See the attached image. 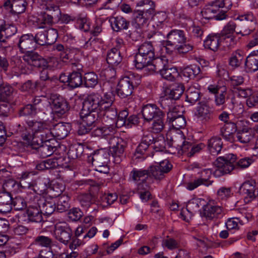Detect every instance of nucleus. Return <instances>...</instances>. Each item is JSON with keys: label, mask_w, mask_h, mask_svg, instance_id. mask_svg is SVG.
<instances>
[{"label": "nucleus", "mask_w": 258, "mask_h": 258, "mask_svg": "<svg viewBox=\"0 0 258 258\" xmlns=\"http://www.w3.org/2000/svg\"><path fill=\"white\" fill-rule=\"evenodd\" d=\"M26 123L18 124L16 131L27 143L41 144L43 142H50L54 137L52 128H49L46 123L31 120L27 121Z\"/></svg>", "instance_id": "1"}, {"label": "nucleus", "mask_w": 258, "mask_h": 258, "mask_svg": "<svg viewBox=\"0 0 258 258\" xmlns=\"http://www.w3.org/2000/svg\"><path fill=\"white\" fill-rule=\"evenodd\" d=\"M186 37L184 32L180 30H172L166 36V40L161 41V45L167 53L171 54L173 51L183 54L191 51L193 45L186 44Z\"/></svg>", "instance_id": "2"}, {"label": "nucleus", "mask_w": 258, "mask_h": 258, "mask_svg": "<svg viewBox=\"0 0 258 258\" xmlns=\"http://www.w3.org/2000/svg\"><path fill=\"white\" fill-rule=\"evenodd\" d=\"M22 58L28 65L39 69L53 70L59 69L62 66L61 61L57 58L51 57L45 59L33 51H26Z\"/></svg>", "instance_id": "3"}, {"label": "nucleus", "mask_w": 258, "mask_h": 258, "mask_svg": "<svg viewBox=\"0 0 258 258\" xmlns=\"http://www.w3.org/2000/svg\"><path fill=\"white\" fill-rule=\"evenodd\" d=\"M232 5L231 0H215L206 6L201 13L206 19H215L222 20L226 17V12Z\"/></svg>", "instance_id": "4"}, {"label": "nucleus", "mask_w": 258, "mask_h": 258, "mask_svg": "<svg viewBox=\"0 0 258 258\" xmlns=\"http://www.w3.org/2000/svg\"><path fill=\"white\" fill-rule=\"evenodd\" d=\"M99 99L95 98L94 93L88 95L83 102V108L80 113L83 124L92 126L93 124L100 117L98 109Z\"/></svg>", "instance_id": "5"}, {"label": "nucleus", "mask_w": 258, "mask_h": 258, "mask_svg": "<svg viewBox=\"0 0 258 258\" xmlns=\"http://www.w3.org/2000/svg\"><path fill=\"white\" fill-rule=\"evenodd\" d=\"M95 98L99 99L98 103V109L99 112L100 117L107 121V119L114 120L116 119L117 115V112L115 107L113 105L114 97L111 92H107L102 96L97 93H93Z\"/></svg>", "instance_id": "6"}, {"label": "nucleus", "mask_w": 258, "mask_h": 258, "mask_svg": "<svg viewBox=\"0 0 258 258\" xmlns=\"http://www.w3.org/2000/svg\"><path fill=\"white\" fill-rule=\"evenodd\" d=\"M155 57V49L150 42H145L139 46L135 56V65L138 70L142 69Z\"/></svg>", "instance_id": "7"}, {"label": "nucleus", "mask_w": 258, "mask_h": 258, "mask_svg": "<svg viewBox=\"0 0 258 258\" xmlns=\"http://www.w3.org/2000/svg\"><path fill=\"white\" fill-rule=\"evenodd\" d=\"M140 83V77L134 74H129L122 78L119 81L116 89L117 95L125 98L130 96L133 92L135 86Z\"/></svg>", "instance_id": "8"}, {"label": "nucleus", "mask_w": 258, "mask_h": 258, "mask_svg": "<svg viewBox=\"0 0 258 258\" xmlns=\"http://www.w3.org/2000/svg\"><path fill=\"white\" fill-rule=\"evenodd\" d=\"M88 161L92 162L96 171L103 173L109 172L108 163L109 161V153L105 149H100L95 151L88 157Z\"/></svg>", "instance_id": "9"}, {"label": "nucleus", "mask_w": 258, "mask_h": 258, "mask_svg": "<svg viewBox=\"0 0 258 258\" xmlns=\"http://www.w3.org/2000/svg\"><path fill=\"white\" fill-rule=\"evenodd\" d=\"M184 90V87L182 84H175L167 88L165 91V96L160 100L161 107L163 109L169 107L172 104L171 99H179Z\"/></svg>", "instance_id": "10"}, {"label": "nucleus", "mask_w": 258, "mask_h": 258, "mask_svg": "<svg viewBox=\"0 0 258 258\" xmlns=\"http://www.w3.org/2000/svg\"><path fill=\"white\" fill-rule=\"evenodd\" d=\"M236 156L233 154L228 155L226 157H220L215 162L217 169L215 171V174L220 176L224 174L229 173L234 168L235 165Z\"/></svg>", "instance_id": "11"}, {"label": "nucleus", "mask_w": 258, "mask_h": 258, "mask_svg": "<svg viewBox=\"0 0 258 258\" xmlns=\"http://www.w3.org/2000/svg\"><path fill=\"white\" fill-rule=\"evenodd\" d=\"M108 142L110 153L115 158V161L119 163L123 155L126 146L125 142L118 137H111Z\"/></svg>", "instance_id": "12"}, {"label": "nucleus", "mask_w": 258, "mask_h": 258, "mask_svg": "<svg viewBox=\"0 0 258 258\" xmlns=\"http://www.w3.org/2000/svg\"><path fill=\"white\" fill-rule=\"evenodd\" d=\"M172 168V165L169 161H163L159 164L149 167L148 169L149 176L156 180H161L165 177V174L169 172Z\"/></svg>", "instance_id": "13"}, {"label": "nucleus", "mask_w": 258, "mask_h": 258, "mask_svg": "<svg viewBox=\"0 0 258 258\" xmlns=\"http://www.w3.org/2000/svg\"><path fill=\"white\" fill-rule=\"evenodd\" d=\"M54 235L58 241L67 245L71 239L72 231L68 224L60 223L56 224L55 226Z\"/></svg>", "instance_id": "14"}, {"label": "nucleus", "mask_w": 258, "mask_h": 258, "mask_svg": "<svg viewBox=\"0 0 258 258\" xmlns=\"http://www.w3.org/2000/svg\"><path fill=\"white\" fill-rule=\"evenodd\" d=\"M256 182L250 179L244 182L240 187V192L245 196L244 201L249 203L258 196V188L255 187Z\"/></svg>", "instance_id": "15"}, {"label": "nucleus", "mask_w": 258, "mask_h": 258, "mask_svg": "<svg viewBox=\"0 0 258 258\" xmlns=\"http://www.w3.org/2000/svg\"><path fill=\"white\" fill-rule=\"evenodd\" d=\"M154 13V9L150 8L146 11L138 10L133 13V25L136 29H141L146 26L149 19Z\"/></svg>", "instance_id": "16"}, {"label": "nucleus", "mask_w": 258, "mask_h": 258, "mask_svg": "<svg viewBox=\"0 0 258 258\" xmlns=\"http://www.w3.org/2000/svg\"><path fill=\"white\" fill-rule=\"evenodd\" d=\"M167 64L168 60L165 57H158L152 59L142 70L147 74L158 72L160 74Z\"/></svg>", "instance_id": "17"}, {"label": "nucleus", "mask_w": 258, "mask_h": 258, "mask_svg": "<svg viewBox=\"0 0 258 258\" xmlns=\"http://www.w3.org/2000/svg\"><path fill=\"white\" fill-rule=\"evenodd\" d=\"M48 103L52 110L58 116L64 114L69 110L67 101L62 97L57 95H52Z\"/></svg>", "instance_id": "18"}, {"label": "nucleus", "mask_w": 258, "mask_h": 258, "mask_svg": "<svg viewBox=\"0 0 258 258\" xmlns=\"http://www.w3.org/2000/svg\"><path fill=\"white\" fill-rule=\"evenodd\" d=\"M18 218L19 220L40 222L42 220V213L37 207L29 206L26 211L19 214Z\"/></svg>", "instance_id": "19"}, {"label": "nucleus", "mask_w": 258, "mask_h": 258, "mask_svg": "<svg viewBox=\"0 0 258 258\" xmlns=\"http://www.w3.org/2000/svg\"><path fill=\"white\" fill-rule=\"evenodd\" d=\"M195 114L197 118L203 123L212 121L214 118L213 111L205 101L199 103Z\"/></svg>", "instance_id": "20"}, {"label": "nucleus", "mask_w": 258, "mask_h": 258, "mask_svg": "<svg viewBox=\"0 0 258 258\" xmlns=\"http://www.w3.org/2000/svg\"><path fill=\"white\" fill-rule=\"evenodd\" d=\"M199 177L187 184V188L193 190L201 185L209 186L212 182L209 180L212 175V170L210 169H204L198 173Z\"/></svg>", "instance_id": "21"}, {"label": "nucleus", "mask_w": 258, "mask_h": 258, "mask_svg": "<svg viewBox=\"0 0 258 258\" xmlns=\"http://www.w3.org/2000/svg\"><path fill=\"white\" fill-rule=\"evenodd\" d=\"M142 114L145 121L150 122L164 113L156 105L148 104L143 107Z\"/></svg>", "instance_id": "22"}, {"label": "nucleus", "mask_w": 258, "mask_h": 258, "mask_svg": "<svg viewBox=\"0 0 258 258\" xmlns=\"http://www.w3.org/2000/svg\"><path fill=\"white\" fill-rule=\"evenodd\" d=\"M25 144L32 149L37 150L38 154L41 158L50 156L53 153L55 149V147L51 145L50 142H47L38 145H34L33 143H27V142H25Z\"/></svg>", "instance_id": "23"}, {"label": "nucleus", "mask_w": 258, "mask_h": 258, "mask_svg": "<svg viewBox=\"0 0 258 258\" xmlns=\"http://www.w3.org/2000/svg\"><path fill=\"white\" fill-rule=\"evenodd\" d=\"M151 132L146 131L144 133L141 143L137 147L135 155L139 158L140 155L144 154L149 146L153 144L155 138L153 137Z\"/></svg>", "instance_id": "24"}, {"label": "nucleus", "mask_w": 258, "mask_h": 258, "mask_svg": "<svg viewBox=\"0 0 258 258\" xmlns=\"http://www.w3.org/2000/svg\"><path fill=\"white\" fill-rule=\"evenodd\" d=\"M256 133L258 134V125L252 128L244 127L238 132L237 138L241 143H247L253 138Z\"/></svg>", "instance_id": "25"}, {"label": "nucleus", "mask_w": 258, "mask_h": 258, "mask_svg": "<svg viewBox=\"0 0 258 258\" xmlns=\"http://www.w3.org/2000/svg\"><path fill=\"white\" fill-rule=\"evenodd\" d=\"M49 186V182L47 178H39L32 181L28 183V188L33 190L38 194H43L45 192Z\"/></svg>", "instance_id": "26"}, {"label": "nucleus", "mask_w": 258, "mask_h": 258, "mask_svg": "<svg viewBox=\"0 0 258 258\" xmlns=\"http://www.w3.org/2000/svg\"><path fill=\"white\" fill-rule=\"evenodd\" d=\"M18 46L21 51L35 49L36 46L34 36L31 34L23 35L19 39Z\"/></svg>", "instance_id": "27"}, {"label": "nucleus", "mask_w": 258, "mask_h": 258, "mask_svg": "<svg viewBox=\"0 0 258 258\" xmlns=\"http://www.w3.org/2000/svg\"><path fill=\"white\" fill-rule=\"evenodd\" d=\"M172 145L173 146L176 147L182 153H185L188 155V152H189L192 144L190 142L185 141L183 135H179L175 137V140H172Z\"/></svg>", "instance_id": "28"}, {"label": "nucleus", "mask_w": 258, "mask_h": 258, "mask_svg": "<svg viewBox=\"0 0 258 258\" xmlns=\"http://www.w3.org/2000/svg\"><path fill=\"white\" fill-rule=\"evenodd\" d=\"M109 22L112 29L116 32L126 30L130 25V22L120 16L111 17Z\"/></svg>", "instance_id": "29"}, {"label": "nucleus", "mask_w": 258, "mask_h": 258, "mask_svg": "<svg viewBox=\"0 0 258 258\" xmlns=\"http://www.w3.org/2000/svg\"><path fill=\"white\" fill-rule=\"evenodd\" d=\"M12 208V197L9 192L0 193V212L7 213Z\"/></svg>", "instance_id": "30"}, {"label": "nucleus", "mask_w": 258, "mask_h": 258, "mask_svg": "<svg viewBox=\"0 0 258 258\" xmlns=\"http://www.w3.org/2000/svg\"><path fill=\"white\" fill-rule=\"evenodd\" d=\"M203 215L209 220L218 218L222 216V209L218 206L208 205L204 208Z\"/></svg>", "instance_id": "31"}, {"label": "nucleus", "mask_w": 258, "mask_h": 258, "mask_svg": "<svg viewBox=\"0 0 258 258\" xmlns=\"http://www.w3.org/2000/svg\"><path fill=\"white\" fill-rule=\"evenodd\" d=\"M245 65L248 72H253L258 70V50L253 51L247 56Z\"/></svg>", "instance_id": "32"}, {"label": "nucleus", "mask_w": 258, "mask_h": 258, "mask_svg": "<svg viewBox=\"0 0 258 258\" xmlns=\"http://www.w3.org/2000/svg\"><path fill=\"white\" fill-rule=\"evenodd\" d=\"M70 128L69 123L60 122L56 124L52 128L54 137L59 140L64 139L68 135Z\"/></svg>", "instance_id": "33"}, {"label": "nucleus", "mask_w": 258, "mask_h": 258, "mask_svg": "<svg viewBox=\"0 0 258 258\" xmlns=\"http://www.w3.org/2000/svg\"><path fill=\"white\" fill-rule=\"evenodd\" d=\"M122 57L120 52L115 48H111L107 52V62L112 67L118 66L122 61Z\"/></svg>", "instance_id": "34"}, {"label": "nucleus", "mask_w": 258, "mask_h": 258, "mask_svg": "<svg viewBox=\"0 0 258 258\" xmlns=\"http://www.w3.org/2000/svg\"><path fill=\"white\" fill-rule=\"evenodd\" d=\"M17 32L15 26L12 24H5L0 26V41L6 42V39L15 35Z\"/></svg>", "instance_id": "35"}, {"label": "nucleus", "mask_w": 258, "mask_h": 258, "mask_svg": "<svg viewBox=\"0 0 258 258\" xmlns=\"http://www.w3.org/2000/svg\"><path fill=\"white\" fill-rule=\"evenodd\" d=\"M223 143L220 138L214 137L208 140V148L212 155H218L220 152Z\"/></svg>", "instance_id": "36"}, {"label": "nucleus", "mask_w": 258, "mask_h": 258, "mask_svg": "<svg viewBox=\"0 0 258 258\" xmlns=\"http://www.w3.org/2000/svg\"><path fill=\"white\" fill-rule=\"evenodd\" d=\"M198 202L197 200H192L188 204L186 209L181 211L180 214L184 220L188 221L195 214L199 208Z\"/></svg>", "instance_id": "37"}, {"label": "nucleus", "mask_w": 258, "mask_h": 258, "mask_svg": "<svg viewBox=\"0 0 258 258\" xmlns=\"http://www.w3.org/2000/svg\"><path fill=\"white\" fill-rule=\"evenodd\" d=\"M152 121L153 122L150 127L151 133L159 134L162 132L165 127L164 113Z\"/></svg>", "instance_id": "38"}, {"label": "nucleus", "mask_w": 258, "mask_h": 258, "mask_svg": "<svg viewBox=\"0 0 258 258\" xmlns=\"http://www.w3.org/2000/svg\"><path fill=\"white\" fill-rule=\"evenodd\" d=\"M237 131L236 123L229 122L226 124L221 131V134L224 139L227 141H232L233 140V134Z\"/></svg>", "instance_id": "39"}, {"label": "nucleus", "mask_w": 258, "mask_h": 258, "mask_svg": "<svg viewBox=\"0 0 258 258\" xmlns=\"http://www.w3.org/2000/svg\"><path fill=\"white\" fill-rule=\"evenodd\" d=\"M204 45L205 48L216 51L219 47L220 38L217 35H209L204 41Z\"/></svg>", "instance_id": "40"}, {"label": "nucleus", "mask_w": 258, "mask_h": 258, "mask_svg": "<svg viewBox=\"0 0 258 258\" xmlns=\"http://www.w3.org/2000/svg\"><path fill=\"white\" fill-rule=\"evenodd\" d=\"M66 79L69 86L72 88L79 87L82 84V76L81 72H73Z\"/></svg>", "instance_id": "41"}, {"label": "nucleus", "mask_w": 258, "mask_h": 258, "mask_svg": "<svg viewBox=\"0 0 258 258\" xmlns=\"http://www.w3.org/2000/svg\"><path fill=\"white\" fill-rule=\"evenodd\" d=\"M44 111L41 106H33L32 104H28L19 110L20 116H31L36 115L39 111Z\"/></svg>", "instance_id": "42"}, {"label": "nucleus", "mask_w": 258, "mask_h": 258, "mask_svg": "<svg viewBox=\"0 0 258 258\" xmlns=\"http://www.w3.org/2000/svg\"><path fill=\"white\" fill-rule=\"evenodd\" d=\"M42 213L46 215L52 214L56 210V203L53 199H46L41 206Z\"/></svg>", "instance_id": "43"}, {"label": "nucleus", "mask_w": 258, "mask_h": 258, "mask_svg": "<svg viewBox=\"0 0 258 258\" xmlns=\"http://www.w3.org/2000/svg\"><path fill=\"white\" fill-rule=\"evenodd\" d=\"M201 98V92L199 89L194 87H189L186 91V101L194 104Z\"/></svg>", "instance_id": "44"}, {"label": "nucleus", "mask_w": 258, "mask_h": 258, "mask_svg": "<svg viewBox=\"0 0 258 258\" xmlns=\"http://www.w3.org/2000/svg\"><path fill=\"white\" fill-rule=\"evenodd\" d=\"M69 201V196L65 195L60 196L56 205V210L59 213L67 211L70 207Z\"/></svg>", "instance_id": "45"}, {"label": "nucleus", "mask_w": 258, "mask_h": 258, "mask_svg": "<svg viewBox=\"0 0 258 258\" xmlns=\"http://www.w3.org/2000/svg\"><path fill=\"white\" fill-rule=\"evenodd\" d=\"M201 72L200 68L196 64H191L183 68L182 73L183 75L188 78H194Z\"/></svg>", "instance_id": "46"}, {"label": "nucleus", "mask_w": 258, "mask_h": 258, "mask_svg": "<svg viewBox=\"0 0 258 258\" xmlns=\"http://www.w3.org/2000/svg\"><path fill=\"white\" fill-rule=\"evenodd\" d=\"M167 15L164 12H160L154 15L152 17L153 26L158 28H162L166 22Z\"/></svg>", "instance_id": "47"}, {"label": "nucleus", "mask_w": 258, "mask_h": 258, "mask_svg": "<svg viewBox=\"0 0 258 258\" xmlns=\"http://www.w3.org/2000/svg\"><path fill=\"white\" fill-rule=\"evenodd\" d=\"M54 50H56L60 52V57L61 59V61L63 62H67L71 57V51L67 48L65 47L61 44H55L53 46Z\"/></svg>", "instance_id": "48"}, {"label": "nucleus", "mask_w": 258, "mask_h": 258, "mask_svg": "<svg viewBox=\"0 0 258 258\" xmlns=\"http://www.w3.org/2000/svg\"><path fill=\"white\" fill-rule=\"evenodd\" d=\"M13 92V88L4 82L0 87V102H6Z\"/></svg>", "instance_id": "49"}, {"label": "nucleus", "mask_w": 258, "mask_h": 258, "mask_svg": "<svg viewBox=\"0 0 258 258\" xmlns=\"http://www.w3.org/2000/svg\"><path fill=\"white\" fill-rule=\"evenodd\" d=\"M160 75L165 79L172 81L178 77L179 73L176 68H166L162 70Z\"/></svg>", "instance_id": "50"}, {"label": "nucleus", "mask_w": 258, "mask_h": 258, "mask_svg": "<svg viewBox=\"0 0 258 258\" xmlns=\"http://www.w3.org/2000/svg\"><path fill=\"white\" fill-rule=\"evenodd\" d=\"M27 5L26 0H13V13L15 14H21L24 13Z\"/></svg>", "instance_id": "51"}, {"label": "nucleus", "mask_w": 258, "mask_h": 258, "mask_svg": "<svg viewBox=\"0 0 258 258\" xmlns=\"http://www.w3.org/2000/svg\"><path fill=\"white\" fill-rule=\"evenodd\" d=\"M243 56L241 51L237 50L233 52L229 59V64L233 67H239L242 62Z\"/></svg>", "instance_id": "52"}, {"label": "nucleus", "mask_w": 258, "mask_h": 258, "mask_svg": "<svg viewBox=\"0 0 258 258\" xmlns=\"http://www.w3.org/2000/svg\"><path fill=\"white\" fill-rule=\"evenodd\" d=\"M38 20V23L40 24L50 25L57 22V17L56 15L50 16L49 14L44 12L39 16Z\"/></svg>", "instance_id": "53"}, {"label": "nucleus", "mask_w": 258, "mask_h": 258, "mask_svg": "<svg viewBox=\"0 0 258 258\" xmlns=\"http://www.w3.org/2000/svg\"><path fill=\"white\" fill-rule=\"evenodd\" d=\"M84 80L85 84L87 87L94 88L98 83V77L93 72L86 73Z\"/></svg>", "instance_id": "54"}, {"label": "nucleus", "mask_w": 258, "mask_h": 258, "mask_svg": "<svg viewBox=\"0 0 258 258\" xmlns=\"http://www.w3.org/2000/svg\"><path fill=\"white\" fill-rule=\"evenodd\" d=\"M79 200L81 206L85 208H89L95 201V197H93L90 194L81 195Z\"/></svg>", "instance_id": "55"}, {"label": "nucleus", "mask_w": 258, "mask_h": 258, "mask_svg": "<svg viewBox=\"0 0 258 258\" xmlns=\"http://www.w3.org/2000/svg\"><path fill=\"white\" fill-rule=\"evenodd\" d=\"M34 244L41 247H49L52 243V239L45 236L39 235L35 238Z\"/></svg>", "instance_id": "56"}, {"label": "nucleus", "mask_w": 258, "mask_h": 258, "mask_svg": "<svg viewBox=\"0 0 258 258\" xmlns=\"http://www.w3.org/2000/svg\"><path fill=\"white\" fill-rule=\"evenodd\" d=\"M145 175L149 176V172L148 169H137L134 168L130 174V178H131L134 181L139 180L141 177H143Z\"/></svg>", "instance_id": "57"}, {"label": "nucleus", "mask_w": 258, "mask_h": 258, "mask_svg": "<svg viewBox=\"0 0 258 258\" xmlns=\"http://www.w3.org/2000/svg\"><path fill=\"white\" fill-rule=\"evenodd\" d=\"M45 30L38 32L34 36L35 43L40 45L47 44V37L46 36Z\"/></svg>", "instance_id": "58"}, {"label": "nucleus", "mask_w": 258, "mask_h": 258, "mask_svg": "<svg viewBox=\"0 0 258 258\" xmlns=\"http://www.w3.org/2000/svg\"><path fill=\"white\" fill-rule=\"evenodd\" d=\"M239 27H240L241 34L242 36L249 35L255 29V26L249 25L247 22H241L239 24Z\"/></svg>", "instance_id": "59"}, {"label": "nucleus", "mask_w": 258, "mask_h": 258, "mask_svg": "<svg viewBox=\"0 0 258 258\" xmlns=\"http://www.w3.org/2000/svg\"><path fill=\"white\" fill-rule=\"evenodd\" d=\"M12 205L15 210L18 211H23L26 207V203L24 199L20 197H16L12 199Z\"/></svg>", "instance_id": "60"}, {"label": "nucleus", "mask_w": 258, "mask_h": 258, "mask_svg": "<svg viewBox=\"0 0 258 258\" xmlns=\"http://www.w3.org/2000/svg\"><path fill=\"white\" fill-rule=\"evenodd\" d=\"M83 153V147L80 145L72 146L68 151V156L72 159L80 157Z\"/></svg>", "instance_id": "61"}, {"label": "nucleus", "mask_w": 258, "mask_h": 258, "mask_svg": "<svg viewBox=\"0 0 258 258\" xmlns=\"http://www.w3.org/2000/svg\"><path fill=\"white\" fill-rule=\"evenodd\" d=\"M46 36L47 37V44L53 43L58 37L57 31L53 28H49L45 30Z\"/></svg>", "instance_id": "62"}, {"label": "nucleus", "mask_w": 258, "mask_h": 258, "mask_svg": "<svg viewBox=\"0 0 258 258\" xmlns=\"http://www.w3.org/2000/svg\"><path fill=\"white\" fill-rule=\"evenodd\" d=\"M83 213L80 209L74 208L71 209L68 213V218L73 221H77L80 219Z\"/></svg>", "instance_id": "63"}, {"label": "nucleus", "mask_w": 258, "mask_h": 258, "mask_svg": "<svg viewBox=\"0 0 258 258\" xmlns=\"http://www.w3.org/2000/svg\"><path fill=\"white\" fill-rule=\"evenodd\" d=\"M77 27L84 32H88L90 29V23L85 17L79 18L77 20Z\"/></svg>", "instance_id": "64"}]
</instances>
